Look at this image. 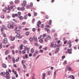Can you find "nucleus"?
Returning <instances> with one entry per match:
<instances>
[{
	"instance_id": "obj_56",
	"label": "nucleus",
	"mask_w": 79,
	"mask_h": 79,
	"mask_svg": "<svg viewBox=\"0 0 79 79\" xmlns=\"http://www.w3.org/2000/svg\"><path fill=\"white\" fill-rule=\"evenodd\" d=\"M26 22H23L22 23V24H23V25H25V24H26Z\"/></svg>"
},
{
	"instance_id": "obj_34",
	"label": "nucleus",
	"mask_w": 79,
	"mask_h": 79,
	"mask_svg": "<svg viewBox=\"0 0 79 79\" xmlns=\"http://www.w3.org/2000/svg\"><path fill=\"white\" fill-rule=\"evenodd\" d=\"M34 51V49L32 48L31 49V53H33Z\"/></svg>"
},
{
	"instance_id": "obj_37",
	"label": "nucleus",
	"mask_w": 79,
	"mask_h": 79,
	"mask_svg": "<svg viewBox=\"0 0 79 79\" xmlns=\"http://www.w3.org/2000/svg\"><path fill=\"white\" fill-rule=\"evenodd\" d=\"M8 58L9 59H11V56L10 55H8Z\"/></svg>"
},
{
	"instance_id": "obj_22",
	"label": "nucleus",
	"mask_w": 79,
	"mask_h": 79,
	"mask_svg": "<svg viewBox=\"0 0 79 79\" xmlns=\"http://www.w3.org/2000/svg\"><path fill=\"white\" fill-rule=\"evenodd\" d=\"M12 60L13 61V63H15V58H14V57H12Z\"/></svg>"
},
{
	"instance_id": "obj_62",
	"label": "nucleus",
	"mask_w": 79,
	"mask_h": 79,
	"mask_svg": "<svg viewBox=\"0 0 79 79\" xmlns=\"http://www.w3.org/2000/svg\"><path fill=\"white\" fill-rule=\"evenodd\" d=\"M18 15H19V16H20V15H21V12H18Z\"/></svg>"
},
{
	"instance_id": "obj_50",
	"label": "nucleus",
	"mask_w": 79,
	"mask_h": 79,
	"mask_svg": "<svg viewBox=\"0 0 79 79\" xmlns=\"http://www.w3.org/2000/svg\"><path fill=\"white\" fill-rule=\"evenodd\" d=\"M43 50H46L47 49V47H45L43 48Z\"/></svg>"
},
{
	"instance_id": "obj_8",
	"label": "nucleus",
	"mask_w": 79,
	"mask_h": 79,
	"mask_svg": "<svg viewBox=\"0 0 79 79\" xmlns=\"http://www.w3.org/2000/svg\"><path fill=\"white\" fill-rule=\"evenodd\" d=\"M2 66L4 68H6L7 67L6 65L5 64H2Z\"/></svg>"
},
{
	"instance_id": "obj_26",
	"label": "nucleus",
	"mask_w": 79,
	"mask_h": 79,
	"mask_svg": "<svg viewBox=\"0 0 79 79\" xmlns=\"http://www.w3.org/2000/svg\"><path fill=\"white\" fill-rule=\"evenodd\" d=\"M43 77H45V76H46V74H45V73H43L42 74Z\"/></svg>"
},
{
	"instance_id": "obj_53",
	"label": "nucleus",
	"mask_w": 79,
	"mask_h": 79,
	"mask_svg": "<svg viewBox=\"0 0 79 79\" xmlns=\"http://www.w3.org/2000/svg\"><path fill=\"white\" fill-rule=\"evenodd\" d=\"M23 3H25V4H26V3H27V2H26V1H23Z\"/></svg>"
},
{
	"instance_id": "obj_63",
	"label": "nucleus",
	"mask_w": 79,
	"mask_h": 79,
	"mask_svg": "<svg viewBox=\"0 0 79 79\" xmlns=\"http://www.w3.org/2000/svg\"><path fill=\"white\" fill-rule=\"evenodd\" d=\"M50 30L49 29H47V31L48 33L50 32Z\"/></svg>"
},
{
	"instance_id": "obj_29",
	"label": "nucleus",
	"mask_w": 79,
	"mask_h": 79,
	"mask_svg": "<svg viewBox=\"0 0 79 79\" xmlns=\"http://www.w3.org/2000/svg\"><path fill=\"white\" fill-rule=\"evenodd\" d=\"M1 18H2V19H4V18H5V16H4V15H2L1 16Z\"/></svg>"
},
{
	"instance_id": "obj_2",
	"label": "nucleus",
	"mask_w": 79,
	"mask_h": 79,
	"mask_svg": "<svg viewBox=\"0 0 79 79\" xmlns=\"http://www.w3.org/2000/svg\"><path fill=\"white\" fill-rule=\"evenodd\" d=\"M15 25L12 23H9L7 25V27L9 29H14Z\"/></svg>"
},
{
	"instance_id": "obj_13",
	"label": "nucleus",
	"mask_w": 79,
	"mask_h": 79,
	"mask_svg": "<svg viewBox=\"0 0 79 79\" xmlns=\"http://www.w3.org/2000/svg\"><path fill=\"white\" fill-rule=\"evenodd\" d=\"M47 40H49L50 39V36H47L46 37Z\"/></svg>"
},
{
	"instance_id": "obj_52",
	"label": "nucleus",
	"mask_w": 79,
	"mask_h": 79,
	"mask_svg": "<svg viewBox=\"0 0 79 79\" xmlns=\"http://www.w3.org/2000/svg\"><path fill=\"white\" fill-rule=\"evenodd\" d=\"M37 55V54H36L34 53L33 55V56H36Z\"/></svg>"
},
{
	"instance_id": "obj_19",
	"label": "nucleus",
	"mask_w": 79,
	"mask_h": 79,
	"mask_svg": "<svg viewBox=\"0 0 79 79\" xmlns=\"http://www.w3.org/2000/svg\"><path fill=\"white\" fill-rule=\"evenodd\" d=\"M26 48L27 50H29L30 49V48H29L25 47L24 48V50H26Z\"/></svg>"
},
{
	"instance_id": "obj_36",
	"label": "nucleus",
	"mask_w": 79,
	"mask_h": 79,
	"mask_svg": "<svg viewBox=\"0 0 79 79\" xmlns=\"http://www.w3.org/2000/svg\"><path fill=\"white\" fill-rule=\"evenodd\" d=\"M35 19H33L32 20V23H34V22H35Z\"/></svg>"
},
{
	"instance_id": "obj_44",
	"label": "nucleus",
	"mask_w": 79,
	"mask_h": 79,
	"mask_svg": "<svg viewBox=\"0 0 79 79\" xmlns=\"http://www.w3.org/2000/svg\"><path fill=\"white\" fill-rule=\"evenodd\" d=\"M46 27H48V28H50V26H49V25H46Z\"/></svg>"
},
{
	"instance_id": "obj_17",
	"label": "nucleus",
	"mask_w": 79,
	"mask_h": 79,
	"mask_svg": "<svg viewBox=\"0 0 79 79\" xmlns=\"http://www.w3.org/2000/svg\"><path fill=\"white\" fill-rule=\"evenodd\" d=\"M20 30H17L15 31L16 34H19L20 32Z\"/></svg>"
},
{
	"instance_id": "obj_49",
	"label": "nucleus",
	"mask_w": 79,
	"mask_h": 79,
	"mask_svg": "<svg viewBox=\"0 0 79 79\" xmlns=\"http://www.w3.org/2000/svg\"><path fill=\"white\" fill-rule=\"evenodd\" d=\"M19 54H21L22 53V52H21V51L19 50Z\"/></svg>"
},
{
	"instance_id": "obj_30",
	"label": "nucleus",
	"mask_w": 79,
	"mask_h": 79,
	"mask_svg": "<svg viewBox=\"0 0 79 79\" xmlns=\"http://www.w3.org/2000/svg\"><path fill=\"white\" fill-rule=\"evenodd\" d=\"M73 76V75H70L68 77L69 78H72V77Z\"/></svg>"
},
{
	"instance_id": "obj_24",
	"label": "nucleus",
	"mask_w": 79,
	"mask_h": 79,
	"mask_svg": "<svg viewBox=\"0 0 79 79\" xmlns=\"http://www.w3.org/2000/svg\"><path fill=\"white\" fill-rule=\"evenodd\" d=\"M56 50L57 51V52H59L60 51V49L59 48H56Z\"/></svg>"
},
{
	"instance_id": "obj_59",
	"label": "nucleus",
	"mask_w": 79,
	"mask_h": 79,
	"mask_svg": "<svg viewBox=\"0 0 79 79\" xmlns=\"http://www.w3.org/2000/svg\"><path fill=\"white\" fill-rule=\"evenodd\" d=\"M23 44H21L20 46V48H23Z\"/></svg>"
},
{
	"instance_id": "obj_1",
	"label": "nucleus",
	"mask_w": 79,
	"mask_h": 79,
	"mask_svg": "<svg viewBox=\"0 0 79 79\" xmlns=\"http://www.w3.org/2000/svg\"><path fill=\"white\" fill-rule=\"evenodd\" d=\"M4 77H6L7 79H10V73L8 72H6L5 73V75H4Z\"/></svg>"
},
{
	"instance_id": "obj_46",
	"label": "nucleus",
	"mask_w": 79,
	"mask_h": 79,
	"mask_svg": "<svg viewBox=\"0 0 79 79\" xmlns=\"http://www.w3.org/2000/svg\"><path fill=\"white\" fill-rule=\"evenodd\" d=\"M37 15V13H34V15L35 16H36Z\"/></svg>"
},
{
	"instance_id": "obj_64",
	"label": "nucleus",
	"mask_w": 79,
	"mask_h": 79,
	"mask_svg": "<svg viewBox=\"0 0 79 79\" xmlns=\"http://www.w3.org/2000/svg\"><path fill=\"white\" fill-rule=\"evenodd\" d=\"M66 43H67V41H65L64 42V44H66Z\"/></svg>"
},
{
	"instance_id": "obj_54",
	"label": "nucleus",
	"mask_w": 79,
	"mask_h": 79,
	"mask_svg": "<svg viewBox=\"0 0 79 79\" xmlns=\"http://www.w3.org/2000/svg\"><path fill=\"white\" fill-rule=\"evenodd\" d=\"M44 25L42 24V25H41V28H44Z\"/></svg>"
},
{
	"instance_id": "obj_33",
	"label": "nucleus",
	"mask_w": 79,
	"mask_h": 79,
	"mask_svg": "<svg viewBox=\"0 0 79 79\" xmlns=\"http://www.w3.org/2000/svg\"><path fill=\"white\" fill-rule=\"evenodd\" d=\"M2 48V44L0 43V49H1Z\"/></svg>"
},
{
	"instance_id": "obj_45",
	"label": "nucleus",
	"mask_w": 79,
	"mask_h": 79,
	"mask_svg": "<svg viewBox=\"0 0 79 79\" xmlns=\"http://www.w3.org/2000/svg\"><path fill=\"white\" fill-rule=\"evenodd\" d=\"M44 37L43 36V35H41V36H40V39H44Z\"/></svg>"
},
{
	"instance_id": "obj_48",
	"label": "nucleus",
	"mask_w": 79,
	"mask_h": 79,
	"mask_svg": "<svg viewBox=\"0 0 79 79\" xmlns=\"http://www.w3.org/2000/svg\"><path fill=\"white\" fill-rule=\"evenodd\" d=\"M23 68L24 69H26V66L25 65V64H23Z\"/></svg>"
},
{
	"instance_id": "obj_57",
	"label": "nucleus",
	"mask_w": 79,
	"mask_h": 79,
	"mask_svg": "<svg viewBox=\"0 0 79 79\" xmlns=\"http://www.w3.org/2000/svg\"><path fill=\"white\" fill-rule=\"evenodd\" d=\"M21 63H22V64H24V60H22Z\"/></svg>"
},
{
	"instance_id": "obj_60",
	"label": "nucleus",
	"mask_w": 79,
	"mask_h": 79,
	"mask_svg": "<svg viewBox=\"0 0 79 79\" xmlns=\"http://www.w3.org/2000/svg\"><path fill=\"white\" fill-rule=\"evenodd\" d=\"M4 28H2L1 29V32H3V31H4V29H3Z\"/></svg>"
},
{
	"instance_id": "obj_21",
	"label": "nucleus",
	"mask_w": 79,
	"mask_h": 79,
	"mask_svg": "<svg viewBox=\"0 0 79 79\" xmlns=\"http://www.w3.org/2000/svg\"><path fill=\"white\" fill-rule=\"evenodd\" d=\"M19 57H17V58L16 60H15V61H16L17 62H18V61H19Z\"/></svg>"
},
{
	"instance_id": "obj_31",
	"label": "nucleus",
	"mask_w": 79,
	"mask_h": 79,
	"mask_svg": "<svg viewBox=\"0 0 79 79\" xmlns=\"http://www.w3.org/2000/svg\"><path fill=\"white\" fill-rule=\"evenodd\" d=\"M53 47L54 48H56V44H54V46H53Z\"/></svg>"
},
{
	"instance_id": "obj_40",
	"label": "nucleus",
	"mask_w": 79,
	"mask_h": 79,
	"mask_svg": "<svg viewBox=\"0 0 79 79\" xmlns=\"http://www.w3.org/2000/svg\"><path fill=\"white\" fill-rule=\"evenodd\" d=\"M40 53H43V52H44V50H43L41 49L40 50Z\"/></svg>"
},
{
	"instance_id": "obj_35",
	"label": "nucleus",
	"mask_w": 79,
	"mask_h": 79,
	"mask_svg": "<svg viewBox=\"0 0 79 79\" xmlns=\"http://www.w3.org/2000/svg\"><path fill=\"white\" fill-rule=\"evenodd\" d=\"M3 36L4 37H6V35L5 34H4Z\"/></svg>"
},
{
	"instance_id": "obj_5",
	"label": "nucleus",
	"mask_w": 79,
	"mask_h": 79,
	"mask_svg": "<svg viewBox=\"0 0 79 79\" xmlns=\"http://www.w3.org/2000/svg\"><path fill=\"white\" fill-rule=\"evenodd\" d=\"M7 43V39L5 38L3 40V43L4 44H6Z\"/></svg>"
},
{
	"instance_id": "obj_51",
	"label": "nucleus",
	"mask_w": 79,
	"mask_h": 79,
	"mask_svg": "<svg viewBox=\"0 0 79 79\" xmlns=\"http://www.w3.org/2000/svg\"><path fill=\"white\" fill-rule=\"evenodd\" d=\"M23 44H26V42H27V41L25 40L23 41Z\"/></svg>"
},
{
	"instance_id": "obj_4",
	"label": "nucleus",
	"mask_w": 79,
	"mask_h": 79,
	"mask_svg": "<svg viewBox=\"0 0 79 79\" xmlns=\"http://www.w3.org/2000/svg\"><path fill=\"white\" fill-rule=\"evenodd\" d=\"M40 24H41V22H40V21H39L37 23V25L38 27H40Z\"/></svg>"
},
{
	"instance_id": "obj_61",
	"label": "nucleus",
	"mask_w": 79,
	"mask_h": 79,
	"mask_svg": "<svg viewBox=\"0 0 79 79\" xmlns=\"http://www.w3.org/2000/svg\"><path fill=\"white\" fill-rule=\"evenodd\" d=\"M38 44V43H35L34 44V45H35V46H37Z\"/></svg>"
},
{
	"instance_id": "obj_6",
	"label": "nucleus",
	"mask_w": 79,
	"mask_h": 79,
	"mask_svg": "<svg viewBox=\"0 0 79 79\" xmlns=\"http://www.w3.org/2000/svg\"><path fill=\"white\" fill-rule=\"evenodd\" d=\"M5 75V72H1L0 73V75H1V76L3 75L4 77V75Z\"/></svg>"
},
{
	"instance_id": "obj_20",
	"label": "nucleus",
	"mask_w": 79,
	"mask_h": 79,
	"mask_svg": "<svg viewBox=\"0 0 79 79\" xmlns=\"http://www.w3.org/2000/svg\"><path fill=\"white\" fill-rule=\"evenodd\" d=\"M52 20H50L49 21V22L48 23V24H49V25H51V24H52Z\"/></svg>"
},
{
	"instance_id": "obj_11",
	"label": "nucleus",
	"mask_w": 79,
	"mask_h": 79,
	"mask_svg": "<svg viewBox=\"0 0 79 79\" xmlns=\"http://www.w3.org/2000/svg\"><path fill=\"white\" fill-rule=\"evenodd\" d=\"M26 51L25 50H23L22 51V54H23V55H24V54H26Z\"/></svg>"
},
{
	"instance_id": "obj_42",
	"label": "nucleus",
	"mask_w": 79,
	"mask_h": 79,
	"mask_svg": "<svg viewBox=\"0 0 79 79\" xmlns=\"http://www.w3.org/2000/svg\"><path fill=\"white\" fill-rule=\"evenodd\" d=\"M35 53L36 54V55H37L39 53V52L38 51H36L35 52Z\"/></svg>"
},
{
	"instance_id": "obj_55",
	"label": "nucleus",
	"mask_w": 79,
	"mask_h": 79,
	"mask_svg": "<svg viewBox=\"0 0 79 79\" xmlns=\"http://www.w3.org/2000/svg\"><path fill=\"white\" fill-rule=\"evenodd\" d=\"M46 34L45 33H44L43 34V37H46Z\"/></svg>"
},
{
	"instance_id": "obj_16",
	"label": "nucleus",
	"mask_w": 79,
	"mask_h": 79,
	"mask_svg": "<svg viewBox=\"0 0 79 79\" xmlns=\"http://www.w3.org/2000/svg\"><path fill=\"white\" fill-rule=\"evenodd\" d=\"M54 45V43L53 42H52L51 45V47H53Z\"/></svg>"
},
{
	"instance_id": "obj_23",
	"label": "nucleus",
	"mask_w": 79,
	"mask_h": 79,
	"mask_svg": "<svg viewBox=\"0 0 79 79\" xmlns=\"http://www.w3.org/2000/svg\"><path fill=\"white\" fill-rule=\"evenodd\" d=\"M29 40L31 42H32L33 41V38H32L30 37L29 39Z\"/></svg>"
},
{
	"instance_id": "obj_12",
	"label": "nucleus",
	"mask_w": 79,
	"mask_h": 79,
	"mask_svg": "<svg viewBox=\"0 0 79 79\" xmlns=\"http://www.w3.org/2000/svg\"><path fill=\"white\" fill-rule=\"evenodd\" d=\"M68 71H73V70L72 69V68H71L69 67L68 68Z\"/></svg>"
},
{
	"instance_id": "obj_10",
	"label": "nucleus",
	"mask_w": 79,
	"mask_h": 79,
	"mask_svg": "<svg viewBox=\"0 0 79 79\" xmlns=\"http://www.w3.org/2000/svg\"><path fill=\"white\" fill-rule=\"evenodd\" d=\"M69 49H68L67 50V52L69 54H72V52H70L69 51Z\"/></svg>"
},
{
	"instance_id": "obj_28",
	"label": "nucleus",
	"mask_w": 79,
	"mask_h": 79,
	"mask_svg": "<svg viewBox=\"0 0 79 79\" xmlns=\"http://www.w3.org/2000/svg\"><path fill=\"white\" fill-rule=\"evenodd\" d=\"M71 43H72L71 41H69V42L67 43V44H68V45H70L71 44Z\"/></svg>"
},
{
	"instance_id": "obj_15",
	"label": "nucleus",
	"mask_w": 79,
	"mask_h": 79,
	"mask_svg": "<svg viewBox=\"0 0 79 79\" xmlns=\"http://www.w3.org/2000/svg\"><path fill=\"white\" fill-rule=\"evenodd\" d=\"M54 77H56V71H55V72H54Z\"/></svg>"
},
{
	"instance_id": "obj_47",
	"label": "nucleus",
	"mask_w": 79,
	"mask_h": 79,
	"mask_svg": "<svg viewBox=\"0 0 79 79\" xmlns=\"http://www.w3.org/2000/svg\"><path fill=\"white\" fill-rule=\"evenodd\" d=\"M40 42H41V43H42V42H43V40H42V39H40Z\"/></svg>"
},
{
	"instance_id": "obj_58",
	"label": "nucleus",
	"mask_w": 79,
	"mask_h": 79,
	"mask_svg": "<svg viewBox=\"0 0 79 79\" xmlns=\"http://www.w3.org/2000/svg\"><path fill=\"white\" fill-rule=\"evenodd\" d=\"M72 44H70V45H69V48H71L72 47Z\"/></svg>"
},
{
	"instance_id": "obj_25",
	"label": "nucleus",
	"mask_w": 79,
	"mask_h": 79,
	"mask_svg": "<svg viewBox=\"0 0 79 79\" xmlns=\"http://www.w3.org/2000/svg\"><path fill=\"white\" fill-rule=\"evenodd\" d=\"M19 18L20 20H22V19H23V16H21L19 17Z\"/></svg>"
},
{
	"instance_id": "obj_43",
	"label": "nucleus",
	"mask_w": 79,
	"mask_h": 79,
	"mask_svg": "<svg viewBox=\"0 0 79 79\" xmlns=\"http://www.w3.org/2000/svg\"><path fill=\"white\" fill-rule=\"evenodd\" d=\"M25 10V8L24 7H22L21 8V10Z\"/></svg>"
},
{
	"instance_id": "obj_38",
	"label": "nucleus",
	"mask_w": 79,
	"mask_h": 79,
	"mask_svg": "<svg viewBox=\"0 0 79 79\" xmlns=\"http://www.w3.org/2000/svg\"><path fill=\"white\" fill-rule=\"evenodd\" d=\"M19 36H20V34H17L16 35V37H19Z\"/></svg>"
},
{
	"instance_id": "obj_41",
	"label": "nucleus",
	"mask_w": 79,
	"mask_h": 79,
	"mask_svg": "<svg viewBox=\"0 0 79 79\" xmlns=\"http://www.w3.org/2000/svg\"><path fill=\"white\" fill-rule=\"evenodd\" d=\"M26 34L27 35H28L29 34V33L28 32H27L26 33Z\"/></svg>"
},
{
	"instance_id": "obj_3",
	"label": "nucleus",
	"mask_w": 79,
	"mask_h": 79,
	"mask_svg": "<svg viewBox=\"0 0 79 79\" xmlns=\"http://www.w3.org/2000/svg\"><path fill=\"white\" fill-rule=\"evenodd\" d=\"M12 18H15V17H17V16H18V15L17 14H13L12 15Z\"/></svg>"
},
{
	"instance_id": "obj_27",
	"label": "nucleus",
	"mask_w": 79,
	"mask_h": 79,
	"mask_svg": "<svg viewBox=\"0 0 79 79\" xmlns=\"http://www.w3.org/2000/svg\"><path fill=\"white\" fill-rule=\"evenodd\" d=\"M25 57L26 58H28V55H27V54H25Z\"/></svg>"
},
{
	"instance_id": "obj_39",
	"label": "nucleus",
	"mask_w": 79,
	"mask_h": 79,
	"mask_svg": "<svg viewBox=\"0 0 79 79\" xmlns=\"http://www.w3.org/2000/svg\"><path fill=\"white\" fill-rule=\"evenodd\" d=\"M17 9L18 10H19V11H21V8L20 7H18Z\"/></svg>"
},
{
	"instance_id": "obj_32",
	"label": "nucleus",
	"mask_w": 79,
	"mask_h": 79,
	"mask_svg": "<svg viewBox=\"0 0 79 79\" xmlns=\"http://www.w3.org/2000/svg\"><path fill=\"white\" fill-rule=\"evenodd\" d=\"M19 2L18 0H16L15 1V3H18Z\"/></svg>"
},
{
	"instance_id": "obj_14",
	"label": "nucleus",
	"mask_w": 79,
	"mask_h": 79,
	"mask_svg": "<svg viewBox=\"0 0 79 79\" xmlns=\"http://www.w3.org/2000/svg\"><path fill=\"white\" fill-rule=\"evenodd\" d=\"M15 37H13L11 38V41H14V40H15Z\"/></svg>"
},
{
	"instance_id": "obj_9",
	"label": "nucleus",
	"mask_w": 79,
	"mask_h": 79,
	"mask_svg": "<svg viewBox=\"0 0 79 79\" xmlns=\"http://www.w3.org/2000/svg\"><path fill=\"white\" fill-rule=\"evenodd\" d=\"M27 15H25L24 16L23 18L25 19L26 20L27 19V18L28 17Z\"/></svg>"
},
{
	"instance_id": "obj_18",
	"label": "nucleus",
	"mask_w": 79,
	"mask_h": 79,
	"mask_svg": "<svg viewBox=\"0 0 79 79\" xmlns=\"http://www.w3.org/2000/svg\"><path fill=\"white\" fill-rule=\"evenodd\" d=\"M8 50H6L5 52V54L6 55H8Z\"/></svg>"
},
{
	"instance_id": "obj_7",
	"label": "nucleus",
	"mask_w": 79,
	"mask_h": 79,
	"mask_svg": "<svg viewBox=\"0 0 79 79\" xmlns=\"http://www.w3.org/2000/svg\"><path fill=\"white\" fill-rule=\"evenodd\" d=\"M33 39L35 40V42H37V37H35V36H33Z\"/></svg>"
}]
</instances>
